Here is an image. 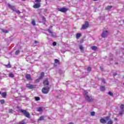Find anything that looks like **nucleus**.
Segmentation results:
<instances>
[{
  "mask_svg": "<svg viewBox=\"0 0 124 124\" xmlns=\"http://www.w3.org/2000/svg\"><path fill=\"white\" fill-rule=\"evenodd\" d=\"M54 61H55V63H58L60 62V61H59V60H58V59H55Z\"/></svg>",
  "mask_w": 124,
  "mask_h": 124,
  "instance_id": "nucleus-34",
  "label": "nucleus"
},
{
  "mask_svg": "<svg viewBox=\"0 0 124 124\" xmlns=\"http://www.w3.org/2000/svg\"><path fill=\"white\" fill-rule=\"evenodd\" d=\"M35 99L36 101H38L39 100H40V97H35Z\"/></svg>",
  "mask_w": 124,
  "mask_h": 124,
  "instance_id": "nucleus-27",
  "label": "nucleus"
},
{
  "mask_svg": "<svg viewBox=\"0 0 124 124\" xmlns=\"http://www.w3.org/2000/svg\"><path fill=\"white\" fill-rule=\"evenodd\" d=\"M23 0L24 1H25V0Z\"/></svg>",
  "mask_w": 124,
  "mask_h": 124,
  "instance_id": "nucleus-54",
  "label": "nucleus"
},
{
  "mask_svg": "<svg viewBox=\"0 0 124 124\" xmlns=\"http://www.w3.org/2000/svg\"><path fill=\"white\" fill-rule=\"evenodd\" d=\"M108 94L109 95H110V96H113V93L111 92H109L108 93Z\"/></svg>",
  "mask_w": 124,
  "mask_h": 124,
  "instance_id": "nucleus-31",
  "label": "nucleus"
},
{
  "mask_svg": "<svg viewBox=\"0 0 124 124\" xmlns=\"http://www.w3.org/2000/svg\"><path fill=\"white\" fill-rule=\"evenodd\" d=\"M80 36H81L80 34H79V33L77 34L76 37H77V39H78V38H79L80 37Z\"/></svg>",
  "mask_w": 124,
  "mask_h": 124,
  "instance_id": "nucleus-25",
  "label": "nucleus"
},
{
  "mask_svg": "<svg viewBox=\"0 0 124 124\" xmlns=\"http://www.w3.org/2000/svg\"><path fill=\"white\" fill-rule=\"evenodd\" d=\"M117 75H118V74L117 73H113V76H117Z\"/></svg>",
  "mask_w": 124,
  "mask_h": 124,
  "instance_id": "nucleus-45",
  "label": "nucleus"
},
{
  "mask_svg": "<svg viewBox=\"0 0 124 124\" xmlns=\"http://www.w3.org/2000/svg\"><path fill=\"white\" fill-rule=\"evenodd\" d=\"M79 49L81 52H84V47L81 45L79 46Z\"/></svg>",
  "mask_w": 124,
  "mask_h": 124,
  "instance_id": "nucleus-19",
  "label": "nucleus"
},
{
  "mask_svg": "<svg viewBox=\"0 0 124 124\" xmlns=\"http://www.w3.org/2000/svg\"><path fill=\"white\" fill-rule=\"evenodd\" d=\"M15 11V12H16V13H17V14H20V13H21V12H20V11H19V10H16Z\"/></svg>",
  "mask_w": 124,
  "mask_h": 124,
  "instance_id": "nucleus-36",
  "label": "nucleus"
},
{
  "mask_svg": "<svg viewBox=\"0 0 124 124\" xmlns=\"http://www.w3.org/2000/svg\"><path fill=\"white\" fill-rule=\"evenodd\" d=\"M43 78V77H42V76H40L38 79H39V80H41L42 78Z\"/></svg>",
  "mask_w": 124,
  "mask_h": 124,
  "instance_id": "nucleus-41",
  "label": "nucleus"
},
{
  "mask_svg": "<svg viewBox=\"0 0 124 124\" xmlns=\"http://www.w3.org/2000/svg\"><path fill=\"white\" fill-rule=\"evenodd\" d=\"M2 31L3 32H5V33H7V32H8V31L7 30L3 29L2 30Z\"/></svg>",
  "mask_w": 124,
  "mask_h": 124,
  "instance_id": "nucleus-28",
  "label": "nucleus"
},
{
  "mask_svg": "<svg viewBox=\"0 0 124 124\" xmlns=\"http://www.w3.org/2000/svg\"><path fill=\"white\" fill-rule=\"evenodd\" d=\"M43 84L44 86H48V85H49V81H48V79L44 80L43 82Z\"/></svg>",
  "mask_w": 124,
  "mask_h": 124,
  "instance_id": "nucleus-12",
  "label": "nucleus"
},
{
  "mask_svg": "<svg viewBox=\"0 0 124 124\" xmlns=\"http://www.w3.org/2000/svg\"><path fill=\"white\" fill-rule=\"evenodd\" d=\"M112 6H108L107 7H106V8H105V10H109V9H111V8H112Z\"/></svg>",
  "mask_w": 124,
  "mask_h": 124,
  "instance_id": "nucleus-17",
  "label": "nucleus"
},
{
  "mask_svg": "<svg viewBox=\"0 0 124 124\" xmlns=\"http://www.w3.org/2000/svg\"><path fill=\"white\" fill-rule=\"evenodd\" d=\"M35 86L34 85H32V84H27V87L28 88V89H33L35 88Z\"/></svg>",
  "mask_w": 124,
  "mask_h": 124,
  "instance_id": "nucleus-10",
  "label": "nucleus"
},
{
  "mask_svg": "<svg viewBox=\"0 0 124 124\" xmlns=\"http://www.w3.org/2000/svg\"><path fill=\"white\" fill-rule=\"evenodd\" d=\"M108 124H113V121L111 120H109L108 122Z\"/></svg>",
  "mask_w": 124,
  "mask_h": 124,
  "instance_id": "nucleus-29",
  "label": "nucleus"
},
{
  "mask_svg": "<svg viewBox=\"0 0 124 124\" xmlns=\"http://www.w3.org/2000/svg\"><path fill=\"white\" fill-rule=\"evenodd\" d=\"M100 68H101V67H100Z\"/></svg>",
  "mask_w": 124,
  "mask_h": 124,
  "instance_id": "nucleus-55",
  "label": "nucleus"
},
{
  "mask_svg": "<svg viewBox=\"0 0 124 124\" xmlns=\"http://www.w3.org/2000/svg\"><path fill=\"white\" fill-rule=\"evenodd\" d=\"M88 92L87 91V90H84L83 92V94H84V96H86V95H88Z\"/></svg>",
  "mask_w": 124,
  "mask_h": 124,
  "instance_id": "nucleus-21",
  "label": "nucleus"
},
{
  "mask_svg": "<svg viewBox=\"0 0 124 124\" xmlns=\"http://www.w3.org/2000/svg\"><path fill=\"white\" fill-rule=\"evenodd\" d=\"M1 94V93L0 92V94Z\"/></svg>",
  "mask_w": 124,
  "mask_h": 124,
  "instance_id": "nucleus-53",
  "label": "nucleus"
},
{
  "mask_svg": "<svg viewBox=\"0 0 124 124\" xmlns=\"http://www.w3.org/2000/svg\"><path fill=\"white\" fill-rule=\"evenodd\" d=\"M41 6V3L38 2L37 3H34V5L33 6V8H39Z\"/></svg>",
  "mask_w": 124,
  "mask_h": 124,
  "instance_id": "nucleus-7",
  "label": "nucleus"
},
{
  "mask_svg": "<svg viewBox=\"0 0 124 124\" xmlns=\"http://www.w3.org/2000/svg\"><path fill=\"white\" fill-rule=\"evenodd\" d=\"M0 102L1 104L3 105V104H4L5 101H4V100H3V99H2V100H0Z\"/></svg>",
  "mask_w": 124,
  "mask_h": 124,
  "instance_id": "nucleus-23",
  "label": "nucleus"
},
{
  "mask_svg": "<svg viewBox=\"0 0 124 124\" xmlns=\"http://www.w3.org/2000/svg\"><path fill=\"white\" fill-rule=\"evenodd\" d=\"M91 49H92V50H93V51H96V49H97V47H96V46H91Z\"/></svg>",
  "mask_w": 124,
  "mask_h": 124,
  "instance_id": "nucleus-15",
  "label": "nucleus"
},
{
  "mask_svg": "<svg viewBox=\"0 0 124 124\" xmlns=\"http://www.w3.org/2000/svg\"><path fill=\"white\" fill-rule=\"evenodd\" d=\"M1 94L2 96V97H3V98H6V92H3Z\"/></svg>",
  "mask_w": 124,
  "mask_h": 124,
  "instance_id": "nucleus-14",
  "label": "nucleus"
},
{
  "mask_svg": "<svg viewBox=\"0 0 124 124\" xmlns=\"http://www.w3.org/2000/svg\"><path fill=\"white\" fill-rule=\"evenodd\" d=\"M38 43H39V42H38L37 41H34V44H38Z\"/></svg>",
  "mask_w": 124,
  "mask_h": 124,
  "instance_id": "nucleus-44",
  "label": "nucleus"
},
{
  "mask_svg": "<svg viewBox=\"0 0 124 124\" xmlns=\"http://www.w3.org/2000/svg\"><path fill=\"white\" fill-rule=\"evenodd\" d=\"M91 116H94L95 115V112L94 111H92L91 112Z\"/></svg>",
  "mask_w": 124,
  "mask_h": 124,
  "instance_id": "nucleus-33",
  "label": "nucleus"
},
{
  "mask_svg": "<svg viewBox=\"0 0 124 124\" xmlns=\"http://www.w3.org/2000/svg\"><path fill=\"white\" fill-rule=\"evenodd\" d=\"M100 90L101 92H104V91H105V87L104 86H101L100 87Z\"/></svg>",
  "mask_w": 124,
  "mask_h": 124,
  "instance_id": "nucleus-16",
  "label": "nucleus"
},
{
  "mask_svg": "<svg viewBox=\"0 0 124 124\" xmlns=\"http://www.w3.org/2000/svg\"><path fill=\"white\" fill-rule=\"evenodd\" d=\"M43 21H45V17L44 16L43 17Z\"/></svg>",
  "mask_w": 124,
  "mask_h": 124,
  "instance_id": "nucleus-49",
  "label": "nucleus"
},
{
  "mask_svg": "<svg viewBox=\"0 0 124 124\" xmlns=\"http://www.w3.org/2000/svg\"><path fill=\"white\" fill-rule=\"evenodd\" d=\"M6 67H8V68H10V67H11V66L10 65V64H8L7 65H6Z\"/></svg>",
  "mask_w": 124,
  "mask_h": 124,
  "instance_id": "nucleus-37",
  "label": "nucleus"
},
{
  "mask_svg": "<svg viewBox=\"0 0 124 124\" xmlns=\"http://www.w3.org/2000/svg\"><path fill=\"white\" fill-rule=\"evenodd\" d=\"M48 32H49V33H53V32H52V31H51L50 30H48Z\"/></svg>",
  "mask_w": 124,
  "mask_h": 124,
  "instance_id": "nucleus-47",
  "label": "nucleus"
},
{
  "mask_svg": "<svg viewBox=\"0 0 124 124\" xmlns=\"http://www.w3.org/2000/svg\"><path fill=\"white\" fill-rule=\"evenodd\" d=\"M124 105H121L120 106V110L119 113V115L121 116V115H123L124 114Z\"/></svg>",
  "mask_w": 124,
  "mask_h": 124,
  "instance_id": "nucleus-5",
  "label": "nucleus"
},
{
  "mask_svg": "<svg viewBox=\"0 0 124 124\" xmlns=\"http://www.w3.org/2000/svg\"><path fill=\"white\" fill-rule=\"evenodd\" d=\"M115 64H118V63H116Z\"/></svg>",
  "mask_w": 124,
  "mask_h": 124,
  "instance_id": "nucleus-52",
  "label": "nucleus"
},
{
  "mask_svg": "<svg viewBox=\"0 0 124 124\" xmlns=\"http://www.w3.org/2000/svg\"><path fill=\"white\" fill-rule=\"evenodd\" d=\"M108 34H109V32H108V31H105L102 32L101 34V36L103 38H105V37H107V36H108Z\"/></svg>",
  "mask_w": 124,
  "mask_h": 124,
  "instance_id": "nucleus-4",
  "label": "nucleus"
},
{
  "mask_svg": "<svg viewBox=\"0 0 124 124\" xmlns=\"http://www.w3.org/2000/svg\"><path fill=\"white\" fill-rule=\"evenodd\" d=\"M38 112H42L43 111V109H42V108L39 107L37 109Z\"/></svg>",
  "mask_w": 124,
  "mask_h": 124,
  "instance_id": "nucleus-20",
  "label": "nucleus"
},
{
  "mask_svg": "<svg viewBox=\"0 0 124 124\" xmlns=\"http://www.w3.org/2000/svg\"><path fill=\"white\" fill-rule=\"evenodd\" d=\"M94 1H96L97 0H93Z\"/></svg>",
  "mask_w": 124,
  "mask_h": 124,
  "instance_id": "nucleus-50",
  "label": "nucleus"
},
{
  "mask_svg": "<svg viewBox=\"0 0 124 124\" xmlns=\"http://www.w3.org/2000/svg\"><path fill=\"white\" fill-rule=\"evenodd\" d=\"M39 82H40V79H39V78L38 79H36L35 80V83L36 84L37 83H39Z\"/></svg>",
  "mask_w": 124,
  "mask_h": 124,
  "instance_id": "nucleus-26",
  "label": "nucleus"
},
{
  "mask_svg": "<svg viewBox=\"0 0 124 124\" xmlns=\"http://www.w3.org/2000/svg\"><path fill=\"white\" fill-rule=\"evenodd\" d=\"M41 76L43 77L44 76V72H42L41 74Z\"/></svg>",
  "mask_w": 124,
  "mask_h": 124,
  "instance_id": "nucleus-46",
  "label": "nucleus"
},
{
  "mask_svg": "<svg viewBox=\"0 0 124 124\" xmlns=\"http://www.w3.org/2000/svg\"><path fill=\"white\" fill-rule=\"evenodd\" d=\"M7 5L8 6V7H9V8H10L11 9H12V10H13V11H15L16 10V8H15V6H12L11 5H10V4L8 3Z\"/></svg>",
  "mask_w": 124,
  "mask_h": 124,
  "instance_id": "nucleus-8",
  "label": "nucleus"
},
{
  "mask_svg": "<svg viewBox=\"0 0 124 124\" xmlns=\"http://www.w3.org/2000/svg\"><path fill=\"white\" fill-rule=\"evenodd\" d=\"M9 77H10L11 78H13L14 77V74L12 73H10L9 74Z\"/></svg>",
  "mask_w": 124,
  "mask_h": 124,
  "instance_id": "nucleus-18",
  "label": "nucleus"
},
{
  "mask_svg": "<svg viewBox=\"0 0 124 124\" xmlns=\"http://www.w3.org/2000/svg\"><path fill=\"white\" fill-rule=\"evenodd\" d=\"M98 80H99V78H97Z\"/></svg>",
  "mask_w": 124,
  "mask_h": 124,
  "instance_id": "nucleus-51",
  "label": "nucleus"
},
{
  "mask_svg": "<svg viewBox=\"0 0 124 124\" xmlns=\"http://www.w3.org/2000/svg\"><path fill=\"white\" fill-rule=\"evenodd\" d=\"M26 78L27 79H28V80H31V75H30V74H27L26 76Z\"/></svg>",
  "mask_w": 124,
  "mask_h": 124,
  "instance_id": "nucleus-13",
  "label": "nucleus"
},
{
  "mask_svg": "<svg viewBox=\"0 0 124 124\" xmlns=\"http://www.w3.org/2000/svg\"><path fill=\"white\" fill-rule=\"evenodd\" d=\"M101 81H102V82L103 83H104V84H105L106 82H105V79H104V78H102V79H101Z\"/></svg>",
  "mask_w": 124,
  "mask_h": 124,
  "instance_id": "nucleus-38",
  "label": "nucleus"
},
{
  "mask_svg": "<svg viewBox=\"0 0 124 124\" xmlns=\"http://www.w3.org/2000/svg\"><path fill=\"white\" fill-rule=\"evenodd\" d=\"M106 121V122H107V121H109V119H110V117L109 116H107L106 117H105V118Z\"/></svg>",
  "mask_w": 124,
  "mask_h": 124,
  "instance_id": "nucleus-32",
  "label": "nucleus"
},
{
  "mask_svg": "<svg viewBox=\"0 0 124 124\" xmlns=\"http://www.w3.org/2000/svg\"><path fill=\"white\" fill-rule=\"evenodd\" d=\"M31 24L33 25V26H35L36 24H35V20H33L32 21H31Z\"/></svg>",
  "mask_w": 124,
  "mask_h": 124,
  "instance_id": "nucleus-22",
  "label": "nucleus"
},
{
  "mask_svg": "<svg viewBox=\"0 0 124 124\" xmlns=\"http://www.w3.org/2000/svg\"><path fill=\"white\" fill-rule=\"evenodd\" d=\"M19 124H26V122H25V120H23V121L19 123Z\"/></svg>",
  "mask_w": 124,
  "mask_h": 124,
  "instance_id": "nucleus-35",
  "label": "nucleus"
},
{
  "mask_svg": "<svg viewBox=\"0 0 124 124\" xmlns=\"http://www.w3.org/2000/svg\"><path fill=\"white\" fill-rule=\"evenodd\" d=\"M20 54V51L19 50H16L15 52V55H19Z\"/></svg>",
  "mask_w": 124,
  "mask_h": 124,
  "instance_id": "nucleus-30",
  "label": "nucleus"
},
{
  "mask_svg": "<svg viewBox=\"0 0 124 124\" xmlns=\"http://www.w3.org/2000/svg\"><path fill=\"white\" fill-rule=\"evenodd\" d=\"M91 70H92V68L91 67H89L87 68V71H91Z\"/></svg>",
  "mask_w": 124,
  "mask_h": 124,
  "instance_id": "nucleus-39",
  "label": "nucleus"
},
{
  "mask_svg": "<svg viewBox=\"0 0 124 124\" xmlns=\"http://www.w3.org/2000/svg\"><path fill=\"white\" fill-rule=\"evenodd\" d=\"M50 91V87L46 86V87L43 88L42 89V92L43 93L47 94L48 93H49V91Z\"/></svg>",
  "mask_w": 124,
  "mask_h": 124,
  "instance_id": "nucleus-2",
  "label": "nucleus"
},
{
  "mask_svg": "<svg viewBox=\"0 0 124 124\" xmlns=\"http://www.w3.org/2000/svg\"><path fill=\"white\" fill-rule=\"evenodd\" d=\"M88 27H89V22L85 21V24L82 25V29L85 30V29H87V28H88Z\"/></svg>",
  "mask_w": 124,
  "mask_h": 124,
  "instance_id": "nucleus-6",
  "label": "nucleus"
},
{
  "mask_svg": "<svg viewBox=\"0 0 124 124\" xmlns=\"http://www.w3.org/2000/svg\"><path fill=\"white\" fill-rule=\"evenodd\" d=\"M20 111L21 112V113H23V115H24V116H25V117H27V118H30V113L27 111V110L21 109H20Z\"/></svg>",
  "mask_w": 124,
  "mask_h": 124,
  "instance_id": "nucleus-1",
  "label": "nucleus"
},
{
  "mask_svg": "<svg viewBox=\"0 0 124 124\" xmlns=\"http://www.w3.org/2000/svg\"><path fill=\"white\" fill-rule=\"evenodd\" d=\"M47 10H47V9H45L44 12H45V13L47 12Z\"/></svg>",
  "mask_w": 124,
  "mask_h": 124,
  "instance_id": "nucleus-48",
  "label": "nucleus"
},
{
  "mask_svg": "<svg viewBox=\"0 0 124 124\" xmlns=\"http://www.w3.org/2000/svg\"><path fill=\"white\" fill-rule=\"evenodd\" d=\"M38 120L39 121H43L44 120V116H41Z\"/></svg>",
  "mask_w": 124,
  "mask_h": 124,
  "instance_id": "nucleus-24",
  "label": "nucleus"
},
{
  "mask_svg": "<svg viewBox=\"0 0 124 124\" xmlns=\"http://www.w3.org/2000/svg\"><path fill=\"white\" fill-rule=\"evenodd\" d=\"M35 2H41V0H35Z\"/></svg>",
  "mask_w": 124,
  "mask_h": 124,
  "instance_id": "nucleus-40",
  "label": "nucleus"
},
{
  "mask_svg": "<svg viewBox=\"0 0 124 124\" xmlns=\"http://www.w3.org/2000/svg\"><path fill=\"white\" fill-rule=\"evenodd\" d=\"M58 10L61 12H66V11H67V9L65 8H59Z\"/></svg>",
  "mask_w": 124,
  "mask_h": 124,
  "instance_id": "nucleus-9",
  "label": "nucleus"
},
{
  "mask_svg": "<svg viewBox=\"0 0 124 124\" xmlns=\"http://www.w3.org/2000/svg\"><path fill=\"white\" fill-rule=\"evenodd\" d=\"M100 122L101 123V124H106V123H107V121H106V120L102 118L100 119Z\"/></svg>",
  "mask_w": 124,
  "mask_h": 124,
  "instance_id": "nucleus-11",
  "label": "nucleus"
},
{
  "mask_svg": "<svg viewBox=\"0 0 124 124\" xmlns=\"http://www.w3.org/2000/svg\"><path fill=\"white\" fill-rule=\"evenodd\" d=\"M53 46H56V45H57V43L56 42H54L53 43Z\"/></svg>",
  "mask_w": 124,
  "mask_h": 124,
  "instance_id": "nucleus-43",
  "label": "nucleus"
},
{
  "mask_svg": "<svg viewBox=\"0 0 124 124\" xmlns=\"http://www.w3.org/2000/svg\"><path fill=\"white\" fill-rule=\"evenodd\" d=\"M84 97L86 101H87L88 102H92V101L93 100V98L91 96H89V95H85Z\"/></svg>",
  "mask_w": 124,
  "mask_h": 124,
  "instance_id": "nucleus-3",
  "label": "nucleus"
},
{
  "mask_svg": "<svg viewBox=\"0 0 124 124\" xmlns=\"http://www.w3.org/2000/svg\"><path fill=\"white\" fill-rule=\"evenodd\" d=\"M9 112L10 113H12L13 112V109H9Z\"/></svg>",
  "mask_w": 124,
  "mask_h": 124,
  "instance_id": "nucleus-42",
  "label": "nucleus"
}]
</instances>
